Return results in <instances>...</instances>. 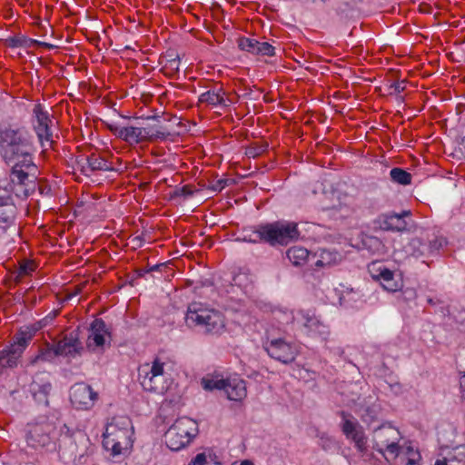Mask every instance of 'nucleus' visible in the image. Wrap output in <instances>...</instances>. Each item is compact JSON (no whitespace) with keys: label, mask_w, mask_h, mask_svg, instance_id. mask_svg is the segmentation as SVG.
I'll use <instances>...</instances> for the list:
<instances>
[{"label":"nucleus","mask_w":465,"mask_h":465,"mask_svg":"<svg viewBox=\"0 0 465 465\" xmlns=\"http://www.w3.org/2000/svg\"><path fill=\"white\" fill-rule=\"evenodd\" d=\"M238 47L252 54H256L258 40L250 37H240L237 41Z\"/></svg>","instance_id":"33"},{"label":"nucleus","mask_w":465,"mask_h":465,"mask_svg":"<svg viewBox=\"0 0 465 465\" xmlns=\"http://www.w3.org/2000/svg\"><path fill=\"white\" fill-rule=\"evenodd\" d=\"M226 186H227V180L220 179L212 184L211 190H213V192H221Z\"/></svg>","instance_id":"44"},{"label":"nucleus","mask_w":465,"mask_h":465,"mask_svg":"<svg viewBox=\"0 0 465 465\" xmlns=\"http://www.w3.org/2000/svg\"><path fill=\"white\" fill-rule=\"evenodd\" d=\"M89 440L82 432L68 434V428L64 425L60 429L57 440V450L60 459L79 464L86 463L92 450H89Z\"/></svg>","instance_id":"6"},{"label":"nucleus","mask_w":465,"mask_h":465,"mask_svg":"<svg viewBox=\"0 0 465 465\" xmlns=\"http://www.w3.org/2000/svg\"><path fill=\"white\" fill-rule=\"evenodd\" d=\"M327 446H328V443H325V445H323V449H327Z\"/></svg>","instance_id":"51"},{"label":"nucleus","mask_w":465,"mask_h":465,"mask_svg":"<svg viewBox=\"0 0 465 465\" xmlns=\"http://www.w3.org/2000/svg\"><path fill=\"white\" fill-rule=\"evenodd\" d=\"M185 322L190 328L210 335H221L225 331L224 315L218 310L193 302L188 306Z\"/></svg>","instance_id":"3"},{"label":"nucleus","mask_w":465,"mask_h":465,"mask_svg":"<svg viewBox=\"0 0 465 465\" xmlns=\"http://www.w3.org/2000/svg\"><path fill=\"white\" fill-rule=\"evenodd\" d=\"M377 278L381 281L382 287L388 292H396L400 289V284L394 280L392 271L383 268L380 271Z\"/></svg>","instance_id":"26"},{"label":"nucleus","mask_w":465,"mask_h":465,"mask_svg":"<svg viewBox=\"0 0 465 465\" xmlns=\"http://www.w3.org/2000/svg\"><path fill=\"white\" fill-rule=\"evenodd\" d=\"M351 441L354 443V447L360 452L361 455H364L368 450V437L364 432V430L362 431H360L359 434H356L355 436H352L351 439H349Z\"/></svg>","instance_id":"32"},{"label":"nucleus","mask_w":465,"mask_h":465,"mask_svg":"<svg viewBox=\"0 0 465 465\" xmlns=\"http://www.w3.org/2000/svg\"><path fill=\"white\" fill-rule=\"evenodd\" d=\"M240 465H253V463L249 460H242Z\"/></svg>","instance_id":"48"},{"label":"nucleus","mask_w":465,"mask_h":465,"mask_svg":"<svg viewBox=\"0 0 465 465\" xmlns=\"http://www.w3.org/2000/svg\"><path fill=\"white\" fill-rule=\"evenodd\" d=\"M286 256L295 266L304 264L309 257V251L301 246H293L287 250Z\"/></svg>","instance_id":"25"},{"label":"nucleus","mask_w":465,"mask_h":465,"mask_svg":"<svg viewBox=\"0 0 465 465\" xmlns=\"http://www.w3.org/2000/svg\"><path fill=\"white\" fill-rule=\"evenodd\" d=\"M51 390L50 381L42 376H36L30 384V391L35 401L45 405H48V396Z\"/></svg>","instance_id":"21"},{"label":"nucleus","mask_w":465,"mask_h":465,"mask_svg":"<svg viewBox=\"0 0 465 465\" xmlns=\"http://www.w3.org/2000/svg\"><path fill=\"white\" fill-rule=\"evenodd\" d=\"M33 152L32 136L24 126L0 125V156L13 164L9 185L18 198H26L35 190L37 167Z\"/></svg>","instance_id":"1"},{"label":"nucleus","mask_w":465,"mask_h":465,"mask_svg":"<svg viewBox=\"0 0 465 465\" xmlns=\"http://www.w3.org/2000/svg\"><path fill=\"white\" fill-rule=\"evenodd\" d=\"M56 356H59L56 344L46 342L39 349L37 354L28 357L26 365L35 366L40 361H52Z\"/></svg>","instance_id":"23"},{"label":"nucleus","mask_w":465,"mask_h":465,"mask_svg":"<svg viewBox=\"0 0 465 465\" xmlns=\"http://www.w3.org/2000/svg\"><path fill=\"white\" fill-rule=\"evenodd\" d=\"M33 113L35 118L34 128L42 146L45 147L46 143L49 147H52L54 143L51 128L53 121L48 112L44 110L42 104H36L33 109Z\"/></svg>","instance_id":"14"},{"label":"nucleus","mask_w":465,"mask_h":465,"mask_svg":"<svg viewBox=\"0 0 465 465\" xmlns=\"http://www.w3.org/2000/svg\"><path fill=\"white\" fill-rule=\"evenodd\" d=\"M133 427L131 420L126 416L112 419L104 433V447L112 451L114 456L120 455L131 449Z\"/></svg>","instance_id":"5"},{"label":"nucleus","mask_w":465,"mask_h":465,"mask_svg":"<svg viewBox=\"0 0 465 465\" xmlns=\"http://www.w3.org/2000/svg\"><path fill=\"white\" fill-rule=\"evenodd\" d=\"M59 434L60 430H57L56 423L53 420L40 417L27 425L25 440L27 445L34 450H45L52 452L57 450Z\"/></svg>","instance_id":"7"},{"label":"nucleus","mask_w":465,"mask_h":465,"mask_svg":"<svg viewBox=\"0 0 465 465\" xmlns=\"http://www.w3.org/2000/svg\"><path fill=\"white\" fill-rule=\"evenodd\" d=\"M56 348L59 356H64L67 358H76L81 356L84 351L82 342L77 337V334L71 332L69 335H65L61 341L56 343Z\"/></svg>","instance_id":"20"},{"label":"nucleus","mask_w":465,"mask_h":465,"mask_svg":"<svg viewBox=\"0 0 465 465\" xmlns=\"http://www.w3.org/2000/svg\"><path fill=\"white\" fill-rule=\"evenodd\" d=\"M268 146L267 143H253L246 148L245 154L248 157L256 158L266 152Z\"/></svg>","instance_id":"34"},{"label":"nucleus","mask_w":465,"mask_h":465,"mask_svg":"<svg viewBox=\"0 0 465 465\" xmlns=\"http://www.w3.org/2000/svg\"><path fill=\"white\" fill-rule=\"evenodd\" d=\"M6 44L9 47H22V46H32V45H41L45 46L47 49L54 48V45L48 43L40 42L38 40L34 39H26L25 37L14 36L10 37L6 40Z\"/></svg>","instance_id":"27"},{"label":"nucleus","mask_w":465,"mask_h":465,"mask_svg":"<svg viewBox=\"0 0 465 465\" xmlns=\"http://www.w3.org/2000/svg\"><path fill=\"white\" fill-rule=\"evenodd\" d=\"M341 259L338 252L322 250L320 254V259L317 260L315 265L317 267H325L337 264Z\"/></svg>","instance_id":"29"},{"label":"nucleus","mask_w":465,"mask_h":465,"mask_svg":"<svg viewBox=\"0 0 465 465\" xmlns=\"http://www.w3.org/2000/svg\"><path fill=\"white\" fill-rule=\"evenodd\" d=\"M77 167L85 176H91L98 171L118 172L119 168L115 167L112 161L106 160L99 153H91L86 158L77 160Z\"/></svg>","instance_id":"16"},{"label":"nucleus","mask_w":465,"mask_h":465,"mask_svg":"<svg viewBox=\"0 0 465 465\" xmlns=\"http://www.w3.org/2000/svg\"><path fill=\"white\" fill-rule=\"evenodd\" d=\"M406 88V83L404 81L401 82H396L391 84V89H393V91L397 94H400L403 92Z\"/></svg>","instance_id":"45"},{"label":"nucleus","mask_w":465,"mask_h":465,"mask_svg":"<svg viewBox=\"0 0 465 465\" xmlns=\"http://www.w3.org/2000/svg\"><path fill=\"white\" fill-rule=\"evenodd\" d=\"M262 346L270 357L284 364L292 362L299 354L298 346L283 339L268 340Z\"/></svg>","instance_id":"13"},{"label":"nucleus","mask_w":465,"mask_h":465,"mask_svg":"<svg viewBox=\"0 0 465 465\" xmlns=\"http://www.w3.org/2000/svg\"><path fill=\"white\" fill-rule=\"evenodd\" d=\"M434 465H465V446L460 445L439 457Z\"/></svg>","instance_id":"22"},{"label":"nucleus","mask_w":465,"mask_h":465,"mask_svg":"<svg viewBox=\"0 0 465 465\" xmlns=\"http://www.w3.org/2000/svg\"><path fill=\"white\" fill-rule=\"evenodd\" d=\"M340 416L342 419V422L341 425V431L348 440L351 439L352 436L359 434L360 431L363 430L362 426L355 420V418L351 414L344 411H341L340 412Z\"/></svg>","instance_id":"24"},{"label":"nucleus","mask_w":465,"mask_h":465,"mask_svg":"<svg viewBox=\"0 0 465 465\" xmlns=\"http://www.w3.org/2000/svg\"><path fill=\"white\" fill-rule=\"evenodd\" d=\"M97 400L98 393L84 382L75 383L70 390V401L76 409L90 410Z\"/></svg>","instance_id":"15"},{"label":"nucleus","mask_w":465,"mask_h":465,"mask_svg":"<svg viewBox=\"0 0 465 465\" xmlns=\"http://www.w3.org/2000/svg\"><path fill=\"white\" fill-rule=\"evenodd\" d=\"M41 329L39 323L21 327L12 337L11 341L0 351V368L15 369L29 346L37 331Z\"/></svg>","instance_id":"4"},{"label":"nucleus","mask_w":465,"mask_h":465,"mask_svg":"<svg viewBox=\"0 0 465 465\" xmlns=\"http://www.w3.org/2000/svg\"><path fill=\"white\" fill-rule=\"evenodd\" d=\"M428 242L427 246L430 248V254L438 252L440 248H442L447 241L442 236L432 235V238L427 237Z\"/></svg>","instance_id":"37"},{"label":"nucleus","mask_w":465,"mask_h":465,"mask_svg":"<svg viewBox=\"0 0 465 465\" xmlns=\"http://www.w3.org/2000/svg\"><path fill=\"white\" fill-rule=\"evenodd\" d=\"M193 194V186L189 185V184L183 185L181 188H177L174 192V195H176V196L188 197V196H192Z\"/></svg>","instance_id":"41"},{"label":"nucleus","mask_w":465,"mask_h":465,"mask_svg":"<svg viewBox=\"0 0 465 465\" xmlns=\"http://www.w3.org/2000/svg\"><path fill=\"white\" fill-rule=\"evenodd\" d=\"M237 102L236 95L233 97L226 94L223 86L215 85L203 93L198 98V105L206 104L212 107H229Z\"/></svg>","instance_id":"17"},{"label":"nucleus","mask_w":465,"mask_h":465,"mask_svg":"<svg viewBox=\"0 0 465 465\" xmlns=\"http://www.w3.org/2000/svg\"><path fill=\"white\" fill-rule=\"evenodd\" d=\"M207 457L205 453H198L195 458L189 463L190 465H205Z\"/></svg>","instance_id":"43"},{"label":"nucleus","mask_w":465,"mask_h":465,"mask_svg":"<svg viewBox=\"0 0 465 465\" xmlns=\"http://www.w3.org/2000/svg\"><path fill=\"white\" fill-rule=\"evenodd\" d=\"M35 270V264L32 261H22L19 264L16 281L20 282L25 276L30 275Z\"/></svg>","instance_id":"36"},{"label":"nucleus","mask_w":465,"mask_h":465,"mask_svg":"<svg viewBox=\"0 0 465 465\" xmlns=\"http://www.w3.org/2000/svg\"><path fill=\"white\" fill-rule=\"evenodd\" d=\"M275 48L267 42H259L256 48L257 55L273 56L275 54Z\"/></svg>","instance_id":"39"},{"label":"nucleus","mask_w":465,"mask_h":465,"mask_svg":"<svg viewBox=\"0 0 465 465\" xmlns=\"http://www.w3.org/2000/svg\"><path fill=\"white\" fill-rule=\"evenodd\" d=\"M427 302L430 305H435L437 303V302H435L432 298H428Z\"/></svg>","instance_id":"49"},{"label":"nucleus","mask_w":465,"mask_h":465,"mask_svg":"<svg viewBox=\"0 0 465 465\" xmlns=\"http://www.w3.org/2000/svg\"><path fill=\"white\" fill-rule=\"evenodd\" d=\"M91 333L107 334L110 337V332L106 324L102 319H95L91 324Z\"/></svg>","instance_id":"40"},{"label":"nucleus","mask_w":465,"mask_h":465,"mask_svg":"<svg viewBox=\"0 0 465 465\" xmlns=\"http://www.w3.org/2000/svg\"><path fill=\"white\" fill-rule=\"evenodd\" d=\"M107 128L118 138L129 144H138L145 142H153L156 139H165L169 134L161 131H153L151 128L138 126H120L114 123L106 124Z\"/></svg>","instance_id":"11"},{"label":"nucleus","mask_w":465,"mask_h":465,"mask_svg":"<svg viewBox=\"0 0 465 465\" xmlns=\"http://www.w3.org/2000/svg\"><path fill=\"white\" fill-rule=\"evenodd\" d=\"M411 216V211H402L401 213L390 212L379 215L376 223L383 231L402 232L408 230V223L405 219Z\"/></svg>","instance_id":"18"},{"label":"nucleus","mask_w":465,"mask_h":465,"mask_svg":"<svg viewBox=\"0 0 465 465\" xmlns=\"http://www.w3.org/2000/svg\"><path fill=\"white\" fill-rule=\"evenodd\" d=\"M198 433L196 420L189 417H181L164 433L165 444L171 450L178 451L187 447Z\"/></svg>","instance_id":"9"},{"label":"nucleus","mask_w":465,"mask_h":465,"mask_svg":"<svg viewBox=\"0 0 465 465\" xmlns=\"http://www.w3.org/2000/svg\"><path fill=\"white\" fill-rule=\"evenodd\" d=\"M326 441L331 442V440L329 438H326Z\"/></svg>","instance_id":"52"},{"label":"nucleus","mask_w":465,"mask_h":465,"mask_svg":"<svg viewBox=\"0 0 465 465\" xmlns=\"http://www.w3.org/2000/svg\"><path fill=\"white\" fill-rule=\"evenodd\" d=\"M252 235L244 236V241L249 242H262L271 246L287 245L299 238L300 232L297 223L286 221L262 223L253 228Z\"/></svg>","instance_id":"2"},{"label":"nucleus","mask_w":465,"mask_h":465,"mask_svg":"<svg viewBox=\"0 0 465 465\" xmlns=\"http://www.w3.org/2000/svg\"><path fill=\"white\" fill-rule=\"evenodd\" d=\"M203 389L206 391L223 390L231 401H240L247 395L246 383L239 377L228 379L203 378L202 380Z\"/></svg>","instance_id":"12"},{"label":"nucleus","mask_w":465,"mask_h":465,"mask_svg":"<svg viewBox=\"0 0 465 465\" xmlns=\"http://www.w3.org/2000/svg\"><path fill=\"white\" fill-rule=\"evenodd\" d=\"M400 430L390 423H383L373 430V449L382 454L387 460H394L400 454Z\"/></svg>","instance_id":"10"},{"label":"nucleus","mask_w":465,"mask_h":465,"mask_svg":"<svg viewBox=\"0 0 465 465\" xmlns=\"http://www.w3.org/2000/svg\"><path fill=\"white\" fill-rule=\"evenodd\" d=\"M167 359L155 356L149 363L142 364L138 369V378L142 387L148 391L163 392L169 373L166 371Z\"/></svg>","instance_id":"8"},{"label":"nucleus","mask_w":465,"mask_h":465,"mask_svg":"<svg viewBox=\"0 0 465 465\" xmlns=\"http://www.w3.org/2000/svg\"><path fill=\"white\" fill-rule=\"evenodd\" d=\"M162 63L163 64V69L166 72V74H174L179 72V56L171 59H166L164 62L162 61Z\"/></svg>","instance_id":"38"},{"label":"nucleus","mask_w":465,"mask_h":465,"mask_svg":"<svg viewBox=\"0 0 465 465\" xmlns=\"http://www.w3.org/2000/svg\"><path fill=\"white\" fill-rule=\"evenodd\" d=\"M162 266H163V264L154 265V266L151 267L147 272H153V271L158 270Z\"/></svg>","instance_id":"47"},{"label":"nucleus","mask_w":465,"mask_h":465,"mask_svg":"<svg viewBox=\"0 0 465 465\" xmlns=\"http://www.w3.org/2000/svg\"><path fill=\"white\" fill-rule=\"evenodd\" d=\"M300 315L302 324L309 336H320L322 340L327 339L330 333L329 327L317 316L303 311L300 312Z\"/></svg>","instance_id":"19"},{"label":"nucleus","mask_w":465,"mask_h":465,"mask_svg":"<svg viewBox=\"0 0 465 465\" xmlns=\"http://www.w3.org/2000/svg\"><path fill=\"white\" fill-rule=\"evenodd\" d=\"M327 446H328V443H325V445H323V449H327Z\"/></svg>","instance_id":"50"},{"label":"nucleus","mask_w":465,"mask_h":465,"mask_svg":"<svg viewBox=\"0 0 465 465\" xmlns=\"http://www.w3.org/2000/svg\"><path fill=\"white\" fill-rule=\"evenodd\" d=\"M460 388H461L462 397L465 399V374L460 379Z\"/></svg>","instance_id":"46"},{"label":"nucleus","mask_w":465,"mask_h":465,"mask_svg":"<svg viewBox=\"0 0 465 465\" xmlns=\"http://www.w3.org/2000/svg\"><path fill=\"white\" fill-rule=\"evenodd\" d=\"M407 248V251L417 258L430 255V248L427 246V242H423L422 239L419 237L412 238Z\"/></svg>","instance_id":"28"},{"label":"nucleus","mask_w":465,"mask_h":465,"mask_svg":"<svg viewBox=\"0 0 465 465\" xmlns=\"http://www.w3.org/2000/svg\"><path fill=\"white\" fill-rule=\"evenodd\" d=\"M380 411L379 405L372 404L364 409L361 418L366 425L370 426L379 420Z\"/></svg>","instance_id":"31"},{"label":"nucleus","mask_w":465,"mask_h":465,"mask_svg":"<svg viewBox=\"0 0 465 465\" xmlns=\"http://www.w3.org/2000/svg\"><path fill=\"white\" fill-rule=\"evenodd\" d=\"M390 176L392 182L399 184L408 185L411 183V174L401 168H392L390 172Z\"/></svg>","instance_id":"30"},{"label":"nucleus","mask_w":465,"mask_h":465,"mask_svg":"<svg viewBox=\"0 0 465 465\" xmlns=\"http://www.w3.org/2000/svg\"><path fill=\"white\" fill-rule=\"evenodd\" d=\"M105 336L107 334L91 333L86 341L87 348L93 351L96 348H103L105 343Z\"/></svg>","instance_id":"35"},{"label":"nucleus","mask_w":465,"mask_h":465,"mask_svg":"<svg viewBox=\"0 0 465 465\" xmlns=\"http://www.w3.org/2000/svg\"><path fill=\"white\" fill-rule=\"evenodd\" d=\"M410 456L407 458L405 465H418V461L420 459V455L418 451H412L411 448H408Z\"/></svg>","instance_id":"42"}]
</instances>
